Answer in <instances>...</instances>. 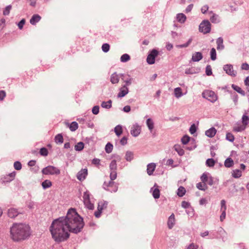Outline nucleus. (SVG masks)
Masks as SVG:
<instances>
[{
	"label": "nucleus",
	"instance_id": "1",
	"mask_svg": "<svg viewBox=\"0 0 249 249\" xmlns=\"http://www.w3.org/2000/svg\"><path fill=\"white\" fill-rule=\"evenodd\" d=\"M65 223L61 217L54 220L50 227L52 238L57 243L64 242L70 237V231Z\"/></svg>",
	"mask_w": 249,
	"mask_h": 249
},
{
	"label": "nucleus",
	"instance_id": "2",
	"mask_svg": "<svg viewBox=\"0 0 249 249\" xmlns=\"http://www.w3.org/2000/svg\"><path fill=\"white\" fill-rule=\"evenodd\" d=\"M63 219L71 232L78 233L81 231L84 226L82 217L73 208L70 209L66 217H63Z\"/></svg>",
	"mask_w": 249,
	"mask_h": 249
},
{
	"label": "nucleus",
	"instance_id": "3",
	"mask_svg": "<svg viewBox=\"0 0 249 249\" xmlns=\"http://www.w3.org/2000/svg\"><path fill=\"white\" fill-rule=\"evenodd\" d=\"M30 227L28 224L14 223L10 228V237L16 242L25 240L30 235Z\"/></svg>",
	"mask_w": 249,
	"mask_h": 249
},
{
	"label": "nucleus",
	"instance_id": "4",
	"mask_svg": "<svg viewBox=\"0 0 249 249\" xmlns=\"http://www.w3.org/2000/svg\"><path fill=\"white\" fill-rule=\"evenodd\" d=\"M42 173L45 175H59L60 174V170L57 167L49 165L42 170Z\"/></svg>",
	"mask_w": 249,
	"mask_h": 249
},
{
	"label": "nucleus",
	"instance_id": "5",
	"mask_svg": "<svg viewBox=\"0 0 249 249\" xmlns=\"http://www.w3.org/2000/svg\"><path fill=\"white\" fill-rule=\"evenodd\" d=\"M103 187L106 190L111 193H115L118 190V185L112 180L105 181L103 184Z\"/></svg>",
	"mask_w": 249,
	"mask_h": 249
},
{
	"label": "nucleus",
	"instance_id": "6",
	"mask_svg": "<svg viewBox=\"0 0 249 249\" xmlns=\"http://www.w3.org/2000/svg\"><path fill=\"white\" fill-rule=\"evenodd\" d=\"M202 96L212 103L215 102L217 99L215 93L212 90H205L202 93Z\"/></svg>",
	"mask_w": 249,
	"mask_h": 249
},
{
	"label": "nucleus",
	"instance_id": "7",
	"mask_svg": "<svg viewBox=\"0 0 249 249\" xmlns=\"http://www.w3.org/2000/svg\"><path fill=\"white\" fill-rule=\"evenodd\" d=\"M199 30L204 34L209 33L211 31V24L210 22L208 20L202 21L199 25Z\"/></svg>",
	"mask_w": 249,
	"mask_h": 249
},
{
	"label": "nucleus",
	"instance_id": "8",
	"mask_svg": "<svg viewBox=\"0 0 249 249\" xmlns=\"http://www.w3.org/2000/svg\"><path fill=\"white\" fill-rule=\"evenodd\" d=\"M158 55V52L153 50L147 56L146 61L149 64H153L155 62V58Z\"/></svg>",
	"mask_w": 249,
	"mask_h": 249
},
{
	"label": "nucleus",
	"instance_id": "9",
	"mask_svg": "<svg viewBox=\"0 0 249 249\" xmlns=\"http://www.w3.org/2000/svg\"><path fill=\"white\" fill-rule=\"evenodd\" d=\"M19 214H21V213L18 210L13 207L9 208L7 211V215L11 218H15Z\"/></svg>",
	"mask_w": 249,
	"mask_h": 249
},
{
	"label": "nucleus",
	"instance_id": "10",
	"mask_svg": "<svg viewBox=\"0 0 249 249\" xmlns=\"http://www.w3.org/2000/svg\"><path fill=\"white\" fill-rule=\"evenodd\" d=\"M223 69L229 75L231 76H235L236 75L237 72L236 71H234L233 67L231 65L227 64L224 65Z\"/></svg>",
	"mask_w": 249,
	"mask_h": 249
},
{
	"label": "nucleus",
	"instance_id": "11",
	"mask_svg": "<svg viewBox=\"0 0 249 249\" xmlns=\"http://www.w3.org/2000/svg\"><path fill=\"white\" fill-rule=\"evenodd\" d=\"M16 174V172L14 171L4 176L2 178V182L4 183H8L13 180L15 178Z\"/></svg>",
	"mask_w": 249,
	"mask_h": 249
},
{
	"label": "nucleus",
	"instance_id": "12",
	"mask_svg": "<svg viewBox=\"0 0 249 249\" xmlns=\"http://www.w3.org/2000/svg\"><path fill=\"white\" fill-rule=\"evenodd\" d=\"M88 175V170L83 169L81 170L77 174V178L80 181H83Z\"/></svg>",
	"mask_w": 249,
	"mask_h": 249
},
{
	"label": "nucleus",
	"instance_id": "13",
	"mask_svg": "<svg viewBox=\"0 0 249 249\" xmlns=\"http://www.w3.org/2000/svg\"><path fill=\"white\" fill-rule=\"evenodd\" d=\"M131 134L134 137L138 136L141 132V127L139 125H133L131 127Z\"/></svg>",
	"mask_w": 249,
	"mask_h": 249
},
{
	"label": "nucleus",
	"instance_id": "14",
	"mask_svg": "<svg viewBox=\"0 0 249 249\" xmlns=\"http://www.w3.org/2000/svg\"><path fill=\"white\" fill-rule=\"evenodd\" d=\"M128 92V89L126 86H124L120 89V91L118 94V97L121 98L124 97Z\"/></svg>",
	"mask_w": 249,
	"mask_h": 249
},
{
	"label": "nucleus",
	"instance_id": "15",
	"mask_svg": "<svg viewBox=\"0 0 249 249\" xmlns=\"http://www.w3.org/2000/svg\"><path fill=\"white\" fill-rule=\"evenodd\" d=\"M203 58L202 54L200 52H196L192 54V60L194 62L199 61Z\"/></svg>",
	"mask_w": 249,
	"mask_h": 249
},
{
	"label": "nucleus",
	"instance_id": "16",
	"mask_svg": "<svg viewBox=\"0 0 249 249\" xmlns=\"http://www.w3.org/2000/svg\"><path fill=\"white\" fill-rule=\"evenodd\" d=\"M175 215L172 213L169 217L168 222H167V225L168 228L171 229H172L175 224Z\"/></svg>",
	"mask_w": 249,
	"mask_h": 249
},
{
	"label": "nucleus",
	"instance_id": "17",
	"mask_svg": "<svg viewBox=\"0 0 249 249\" xmlns=\"http://www.w3.org/2000/svg\"><path fill=\"white\" fill-rule=\"evenodd\" d=\"M121 158L119 156L116 157V160H112L109 165V168L110 171L116 170L117 169V164L116 162L117 160H120Z\"/></svg>",
	"mask_w": 249,
	"mask_h": 249
},
{
	"label": "nucleus",
	"instance_id": "18",
	"mask_svg": "<svg viewBox=\"0 0 249 249\" xmlns=\"http://www.w3.org/2000/svg\"><path fill=\"white\" fill-rule=\"evenodd\" d=\"M156 164L154 163H151L147 166V172L149 175H151L155 170Z\"/></svg>",
	"mask_w": 249,
	"mask_h": 249
},
{
	"label": "nucleus",
	"instance_id": "19",
	"mask_svg": "<svg viewBox=\"0 0 249 249\" xmlns=\"http://www.w3.org/2000/svg\"><path fill=\"white\" fill-rule=\"evenodd\" d=\"M216 133V130L214 127H212L205 132V135L210 138L213 137Z\"/></svg>",
	"mask_w": 249,
	"mask_h": 249
},
{
	"label": "nucleus",
	"instance_id": "20",
	"mask_svg": "<svg viewBox=\"0 0 249 249\" xmlns=\"http://www.w3.org/2000/svg\"><path fill=\"white\" fill-rule=\"evenodd\" d=\"M217 49L218 50H223L224 48L223 45V39L222 37H219L216 40Z\"/></svg>",
	"mask_w": 249,
	"mask_h": 249
},
{
	"label": "nucleus",
	"instance_id": "21",
	"mask_svg": "<svg viewBox=\"0 0 249 249\" xmlns=\"http://www.w3.org/2000/svg\"><path fill=\"white\" fill-rule=\"evenodd\" d=\"M110 81L112 84L118 83L119 81V77L116 73H113L110 77Z\"/></svg>",
	"mask_w": 249,
	"mask_h": 249
},
{
	"label": "nucleus",
	"instance_id": "22",
	"mask_svg": "<svg viewBox=\"0 0 249 249\" xmlns=\"http://www.w3.org/2000/svg\"><path fill=\"white\" fill-rule=\"evenodd\" d=\"M41 185L44 189H46L52 186V183L50 180L46 179L42 182Z\"/></svg>",
	"mask_w": 249,
	"mask_h": 249
},
{
	"label": "nucleus",
	"instance_id": "23",
	"mask_svg": "<svg viewBox=\"0 0 249 249\" xmlns=\"http://www.w3.org/2000/svg\"><path fill=\"white\" fill-rule=\"evenodd\" d=\"M177 18L178 22L183 23L186 20V17L183 14L180 13L177 15Z\"/></svg>",
	"mask_w": 249,
	"mask_h": 249
},
{
	"label": "nucleus",
	"instance_id": "24",
	"mask_svg": "<svg viewBox=\"0 0 249 249\" xmlns=\"http://www.w3.org/2000/svg\"><path fill=\"white\" fill-rule=\"evenodd\" d=\"M175 96L178 98L182 96V89L180 88H176L174 89Z\"/></svg>",
	"mask_w": 249,
	"mask_h": 249
},
{
	"label": "nucleus",
	"instance_id": "25",
	"mask_svg": "<svg viewBox=\"0 0 249 249\" xmlns=\"http://www.w3.org/2000/svg\"><path fill=\"white\" fill-rule=\"evenodd\" d=\"M114 131L116 135L120 136L123 132L122 127L120 125H117L114 128Z\"/></svg>",
	"mask_w": 249,
	"mask_h": 249
},
{
	"label": "nucleus",
	"instance_id": "26",
	"mask_svg": "<svg viewBox=\"0 0 249 249\" xmlns=\"http://www.w3.org/2000/svg\"><path fill=\"white\" fill-rule=\"evenodd\" d=\"M224 165L226 167H231L233 165V161L231 158H228L226 160Z\"/></svg>",
	"mask_w": 249,
	"mask_h": 249
},
{
	"label": "nucleus",
	"instance_id": "27",
	"mask_svg": "<svg viewBox=\"0 0 249 249\" xmlns=\"http://www.w3.org/2000/svg\"><path fill=\"white\" fill-rule=\"evenodd\" d=\"M55 142L57 143H62L63 142V137L60 134H57L54 139Z\"/></svg>",
	"mask_w": 249,
	"mask_h": 249
},
{
	"label": "nucleus",
	"instance_id": "28",
	"mask_svg": "<svg viewBox=\"0 0 249 249\" xmlns=\"http://www.w3.org/2000/svg\"><path fill=\"white\" fill-rule=\"evenodd\" d=\"M85 206L89 210H93L94 208V205L91 203L90 200H87L83 201Z\"/></svg>",
	"mask_w": 249,
	"mask_h": 249
},
{
	"label": "nucleus",
	"instance_id": "29",
	"mask_svg": "<svg viewBox=\"0 0 249 249\" xmlns=\"http://www.w3.org/2000/svg\"><path fill=\"white\" fill-rule=\"evenodd\" d=\"M196 187L198 189H199L200 190H203V191H205L207 188V186L206 185V184L205 183H203L202 182L197 183L196 184Z\"/></svg>",
	"mask_w": 249,
	"mask_h": 249
},
{
	"label": "nucleus",
	"instance_id": "30",
	"mask_svg": "<svg viewBox=\"0 0 249 249\" xmlns=\"http://www.w3.org/2000/svg\"><path fill=\"white\" fill-rule=\"evenodd\" d=\"M232 175L234 178H238L242 176V172L239 169H236L233 171Z\"/></svg>",
	"mask_w": 249,
	"mask_h": 249
},
{
	"label": "nucleus",
	"instance_id": "31",
	"mask_svg": "<svg viewBox=\"0 0 249 249\" xmlns=\"http://www.w3.org/2000/svg\"><path fill=\"white\" fill-rule=\"evenodd\" d=\"M146 124L149 129L152 131L154 128V123L151 119H148L146 121Z\"/></svg>",
	"mask_w": 249,
	"mask_h": 249
},
{
	"label": "nucleus",
	"instance_id": "32",
	"mask_svg": "<svg viewBox=\"0 0 249 249\" xmlns=\"http://www.w3.org/2000/svg\"><path fill=\"white\" fill-rule=\"evenodd\" d=\"M242 120L243 125H244V128H245L246 125L249 123V117L248 116L246 115H244L242 116Z\"/></svg>",
	"mask_w": 249,
	"mask_h": 249
},
{
	"label": "nucleus",
	"instance_id": "33",
	"mask_svg": "<svg viewBox=\"0 0 249 249\" xmlns=\"http://www.w3.org/2000/svg\"><path fill=\"white\" fill-rule=\"evenodd\" d=\"M112 101L111 100H109L107 102H103L101 106L103 108H110L111 107Z\"/></svg>",
	"mask_w": 249,
	"mask_h": 249
},
{
	"label": "nucleus",
	"instance_id": "34",
	"mask_svg": "<svg viewBox=\"0 0 249 249\" xmlns=\"http://www.w3.org/2000/svg\"><path fill=\"white\" fill-rule=\"evenodd\" d=\"M84 147V144L83 142H78L74 146L75 150L76 151H81Z\"/></svg>",
	"mask_w": 249,
	"mask_h": 249
},
{
	"label": "nucleus",
	"instance_id": "35",
	"mask_svg": "<svg viewBox=\"0 0 249 249\" xmlns=\"http://www.w3.org/2000/svg\"><path fill=\"white\" fill-rule=\"evenodd\" d=\"M41 18V17L38 15H33L32 16V25L36 24V23L38 22Z\"/></svg>",
	"mask_w": 249,
	"mask_h": 249
},
{
	"label": "nucleus",
	"instance_id": "36",
	"mask_svg": "<svg viewBox=\"0 0 249 249\" xmlns=\"http://www.w3.org/2000/svg\"><path fill=\"white\" fill-rule=\"evenodd\" d=\"M233 89H234L235 90H236L237 92L240 93L242 95L245 94V91L243 90L241 88L235 85H232L231 86Z\"/></svg>",
	"mask_w": 249,
	"mask_h": 249
},
{
	"label": "nucleus",
	"instance_id": "37",
	"mask_svg": "<svg viewBox=\"0 0 249 249\" xmlns=\"http://www.w3.org/2000/svg\"><path fill=\"white\" fill-rule=\"evenodd\" d=\"M186 190L182 186L179 187L178 190V195L179 196H182L185 194Z\"/></svg>",
	"mask_w": 249,
	"mask_h": 249
},
{
	"label": "nucleus",
	"instance_id": "38",
	"mask_svg": "<svg viewBox=\"0 0 249 249\" xmlns=\"http://www.w3.org/2000/svg\"><path fill=\"white\" fill-rule=\"evenodd\" d=\"M78 127V124L76 122H72L69 126L70 129L71 131H74L76 130Z\"/></svg>",
	"mask_w": 249,
	"mask_h": 249
},
{
	"label": "nucleus",
	"instance_id": "39",
	"mask_svg": "<svg viewBox=\"0 0 249 249\" xmlns=\"http://www.w3.org/2000/svg\"><path fill=\"white\" fill-rule=\"evenodd\" d=\"M152 195L155 198H159L160 196L159 189L158 188H155L153 191Z\"/></svg>",
	"mask_w": 249,
	"mask_h": 249
},
{
	"label": "nucleus",
	"instance_id": "40",
	"mask_svg": "<svg viewBox=\"0 0 249 249\" xmlns=\"http://www.w3.org/2000/svg\"><path fill=\"white\" fill-rule=\"evenodd\" d=\"M125 157L126 160L130 161L133 158V154L131 152L127 151L126 153Z\"/></svg>",
	"mask_w": 249,
	"mask_h": 249
},
{
	"label": "nucleus",
	"instance_id": "41",
	"mask_svg": "<svg viewBox=\"0 0 249 249\" xmlns=\"http://www.w3.org/2000/svg\"><path fill=\"white\" fill-rule=\"evenodd\" d=\"M12 9L11 5H9L7 6L3 10V15L4 16H7L10 14V11Z\"/></svg>",
	"mask_w": 249,
	"mask_h": 249
},
{
	"label": "nucleus",
	"instance_id": "42",
	"mask_svg": "<svg viewBox=\"0 0 249 249\" xmlns=\"http://www.w3.org/2000/svg\"><path fill=\"white\" fill-rule=\"evenodd\" d=\"M130 56L126 53L124 54L121 57V61L123 62H127V61H129L130 60Z\"/></svg>",
	"mask_w": 249,
	"mask_h": 249
},
{
	"label": "nucleus",
	"instance_id": "43",
	"mask_svg": "<svg viewBox=\"0 0 249 249\" xmlns=\"http://www.w3.org/2000/svg\"><path fill=\"white\" fill-rule=\"evenodd\" d=\"M113 149V145L110 143H107L105 147V150L107 153H110Z\"/></svg>",
	"mask_w": 249,
	"mask_h": 249
},
{
	"label": "nucleus",
	"instance_id": "44",
	"mask_svg": "<svg viewBox=\"0 0 249 249\" xmlns=\"http://www.w3.org/2000/svg\"><path fill=\"white\" fill-rule=\"evenodd\" d=\"M211 59L212 60H215L216 58V50L214 48H212L211 49Z\"/></svg>",
	"mask_w": 249,
	"mask_h": 249
},
{
	"label": "nucleus",
	"instance_id": "45",
	"mask_svg": "<svg viewBox=\"0 0 249 249\" xmlns=\"http://www.w3.org/2000/svg\"><path fill=\"white\" fill-rule=\"evenodd\" d=\"M175 149L180 156H182L184 154V150L179 145H175Z\"/></svg>",
	"mask_w": 249,
	"mask_h": 249
},
{
	"label": "nucleus",
	"instance_id": "46",
	"mask_svg": "<svg viewBox=\"0 0 249 249\" xmlns=\"http://www.w3.org/2000/svg\"><path fill=\"white\" fill-rule=\"evenodd\" d=\"M39 153L41 156H47L48 154V151L47 148L43 147L40 149Z\"/></svg>",
	"mask_w": 249,
	"mask_h": 249
},
{
	"label": "nucleus",
	"instance_id": "47",
	"mask_svg": "<svg viewBox=\"0 0 249 249\" xmlns=\"http://www.w3.org/2000/svg\"><path fill=\"white\" fill-rule=\"evenodd\" d=\"M117 178V172L116 170L110 171V180L113 181Z\"/></svg>",
	"mask_w": 249,
	"mask_h": 249
},
{
	"label": "nucleus",
	"instance_id": "48",
	"mask_svg": "<svg viewBox=\"0 0 249 249\" xmlns=\"http://www.w3.org/2000/svg\"><path fill=\"white\" fill-rule=\"evenodd\" d=\"M210 20L213 23H217L219 22L218 16L217 15L213 14V15L210 18Z\"/></svg>",
	"mask_w": 249,
	"mask_h": 249
},
{
	"label": "nucleus",
	"instance_id": "49",
	"mask_svg": "<svg viewBox=\"0 0 249 249\" xmlns=\"http://www.w3.org/2000/svg\"><path fill=\"white\" fill-rule=\"evenodd\" d=\"M110 49V46L107 43L103 44L102 46V49L104 52L107 53Z\"/></svg>",
	"mask_w": 249,
	"mask_h": 249
},
{
	"label": "nucleus",
	"instance_id": "50",
	"mask_svg": "<svg viewBox=\"0 0 249 249\" xmlns=\"http://www.w3.org/2000/svg\"><path fill=\"white\" fill-rule=\"evenodd\" d=\"M226 139L231 142H233L234 140V137L231 133H228L226 134Z\"/></svg>",
	"mask_w": 249,
	"mask_h": 249
},
{
	"label": "nucleus",
	"instance_id": "51",
	"mask_svg": "<svg viewBox=\"0 0 249 249\" xmlns=\"http://www.w3.org/2000/svg\"><path fill=\"white\" fill-rule=\"evenodd\" d=\"M14 167L16 170H19L21 169L22 165H21V163L19 161H17L14 162Z\"/></svg>",
	"mask_w": 249,
	"mask_h": 249
},
{
	"label": "nucleus",
	"instance_id": "52",
	"mask_svg": "<svg viewBox=\"0 0 249 249\" xmlns=\"http://www.w3.org/2000/svg\"><path fill=\"white\" fill-rule=\"evenodd\" d=\"M192 41V38H190L186 43L184 44H182V45H177V47H178V48H186V47H187L191 44Z\"/></svg>",
	"mask_w": 249,
	"mask_h": 249
},
{
	"label": "nucleus",
	"instance_id": "53",
	"mask_svg": "<svg viewBox=\"0 0 249 249\" xmlns=\"http://www.w3.org/2000/svg\"><path fill=\"white\" fill-rule=\"evenodd\" d=\"M215 164V161L213 159H209L206 161V164L209 167H213Z\"/></svg>",
	"mask_w": 249,
	"mask_h": 249
},
{
	"label": "nucleus",
	"instance_id": "54",
	"mask_svg": "<svg viewBox=\"0 0 249 249\" xmlns=\"http://www.w3.org/2000/svg\"><path fill=\"white\" fill-rule=\"evenodd\" d=\"M190 141V137L188 136L185 135L181 139L182 143L184 144H186Z\"/></svg>",
	"mask_w": 249,
	"mask_h": 249
},
{
	"label": "nucleus",
	"instance_id": "55",
	"mask_svg": "<svg viewBox=\"0 0 249 249\" xmlns=\"http://www.w3.org/2000/svg\"><path fill=\"white\" fill-rule=\"evenodd\" d=\"M206 73L208 76H210L212 74V68L210 65L207 66L206 68Z\"/></svg>",
	"mask_w": 249,
	"mask_h": 249
},
{
	"label": "nucleus",
	"instance_id": "56",
	"mask_svg": "<svg viewBox=\"0 0 249 249\" xmlns=\"http://www.w3.org/2000/svg\"><path fill=\"white\" fill-rule=\"evenodd\" d=\"M89 193L88 191H86L83 194V201L87 200H90L89 198Z\"/></svg>",
	"mask_w": 249,
	"mask_h": 249
},
{
	"label": "nucleus",
	"instance_id": "57",
	"mask_svg": "<svg viewBox=\"0 0 249 249\" xmlns=\"http://www.w3.org/2000/svg\"><path fill=\"white\" fill-rule=\"evenodd\" d=\"M25 23V19H21L18 24V28L20 30H21L23 28V27Z\"/></svg>",
	"mask_w": 249,
	"mask_h": 249
},
{
	"label": "nucleus",
	"instance_id": "58",
	"mask_svg": "<svg viewBox=\"0 0 249 249\" xmlns=\"http://www.w3.org/2000/svg\"><path fill=\"white\" fill-rule=\"evenodd\" d=\"M6 92L3 90H0V101H2L4 100L6 96Z\"/></svg>",
	"mask_w": 249,
	"mask_h": 249
},
{
	"label": "nucleus",
	"instance_id": "59",
	"mask_svg": "<svg viewBox=\"0 0 249 249\" xmlns=\"http://www.w3.org/2000/svg\"><path fill=\"white\" fill-rule=\"evenodd\" d=\"M196 127L195 124H192L189 129V131L191 134H194L196 132Z\"/></svg>",
	"mask_w": 249,
	"mask_h": 249
},
{
	"label": "nucleus",
	"instance_id": "60",
	"mask_svg": "<svg viewBox=\"0 0 249 249\" xmlns=\"http://www.w3.org/2000/svg\"><path fill=\"white\" fill-rule=\"evenodd\" d=\"M99 111V107L97 106H94L92 109V112L94 114H98Z\"/></svg>",
	"mask_w": 249,
	"mask_h": 249
},
{
	"label": "nucleus",
	"instance_id": "61",
	"mask_svg": "<svg viewBox=\"0 0 249 249\" xmlns=\"http://www.w3.org/2000/svg\"><path fill=\"white\" fill-rule=\"evenodd\" d=\"M208 180V177L206 174L204 173L201 177V180L202 182L206 183Z\"/></svg>",
	"mask_w": 249,
	"mask_h": 249
},
{
	"label": "nucleus",
	"instance_id": "62",
	"mask_svg": "<svg viewBox=\"0 0 249 249\" xmlns=\"http://www.w3.org/2000/svg\"><path fill=\"white\" fill-rule=\"evenodd\" d=\"M198 246L195 244L194 243H191L187 248V249H197Z\"/></svg>",
	"mask_w": 249,
	"mask_h": 249
},
{
	"label": "nucleus",
	"instance_id": "63",
	"mask_svg": "<svg viewBox=\"0 0 249 249\" xmlns=\"http://www.w3.org/2000/svg\"><path fill=\"white\" fill-rule=\"evenodd\" d=\"M127 138L125 137H124L122 138L120 141V143L122 145H124L127 143Z\"/></svg>",
	"mask_w": 249,
	"mask_h": 249
},
{
	"label": "nucleus",
	"instance_id": "64",
	"mask_svg": "<svg viewBox=\"0 0 249 249\" xmlns=\"http://www.w3.org/2000/svg\"><path fill=\"white\" fill-rule=\"evenodd\" d=\"M181 206L184 208H188L190 206V203L185 201H183L181 202Z\"/></svg>",
	"mask_w": 249,
	"mask_h": 249
}]
</instances>
